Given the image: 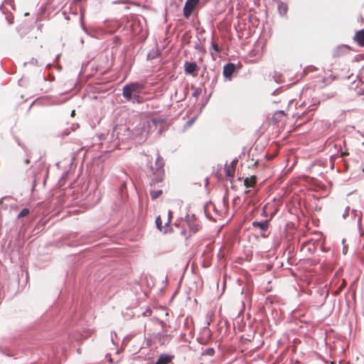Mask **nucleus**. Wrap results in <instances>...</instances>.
Segmentation results:
<instances>
[{
    "mask_svg": "<svg viewBox=\"0 0 364 364\" xmlns=\"http://www.w3.org/2000/svg\"><path fill=\"white\" fill-rule=\"evenodd\" d=\"M164 159L161 156L156 157L154 166L151 163L149 173L152 176V183H156L163 181L164 174Z\"/></svg>",
    "mask_w": 364,
    "mask_h": 364,
    "instance_id": "obj_1",
    "label": "nucleus"
},
{
    "mask_svg": "<svg viewBox=\"0 0 364 364\" xmlns=\"http://www.w3.org/2000/svg\"><path fill=\"white\" fill-rule=\"evenodd\" d=\"M173 213L171 210L164 211L156 219V225L157 228L164 234L171 232L173 230L169 227L171 221Z\"/></svg>",
    "mask_w": 364,
    "mask_h": 364,
    "instance_id": "obj_2",
    "label": "nucleus"
},
{
    "mask_svg": "<svg viewBox=\"0 0 364 364\" xmlns=\"http://www.w3.org/2000/svg\"><path fill=\"white\" fill-rule=\"evenodd\" d=\"M145 87V83L144 82H132L129 85H125L123 87V96L124 97L129 101L132 98L136 97V96H138V94H139L142 90H144Z\"/></svg>",
    "mask_w": 364,
    "mask_h": 364,
    "instance_id": "obj_3",
    "label": "nucleus"
},
{
    "mask_svg": "<svg viewBox=\"0 0 364 364\" xmlns=\"http://www.w3.org/2000/svg\"><path fill=\"white\" fill-rule=\"evenodd\" d=\"M8 6H10L11 9L14 10V5L13 0H5L4 4H3L0 6V9L1 10L2 13L6 15V19L8 21L9 24H12L14 23V16L12 14H6V11L8 10Z\"/></svg>",
    "mask_w": 364,
    "mask_h": 364,
    "instance_id": "obj_4",
    "label": "nucleus"
},
{
    "mask_svg": "<svg viewBox=\"0 0 364 364\" xmlns=\"http://www.w3.org/2000/svg\"><path fill=\"white\" fill-rule=\"evenodd\" d=\"M184 71L188 75H191L193 77L198 75L199 67L195 62L186 61L183 65Z\"/></svg>",
    "mask_w": 364,
    "mask_h": 364,
    "instance_id": "obj_5",
    "label": "nucleus"
},
{
    "mask_svg": "<svg viewBox=\"0 0 364 364\" xmlns=\"http://www.w3.org/2000/svg\"><path fill=\"white\" fill-rule=\"evenodd\" d=\"M200 0H187L183 6V15L188 18Z\"/></svg>",
    "mask_w": 364,
    "mask_h": 364,
    "instance_id": "obj_6",
    "label": "nucleus"
},
{
    "mask_svg": "<svg viewBox=\"0 0 364 364\" xmlns=\"http://www.w3.org/2000/svg\"><path fill=\"white\" fill-rule=\"evenodd\" d=\"M350 51V48L348 46L342 45L337 47L333 52V55L334 57H341L345 54L348 53Z\"/></svg>",
    "mask_w": 364,
    "mask_h": 364,
    "instance_id": "obj_7",
    "label": "nucleus"
},
{
    "mask_svg": "<svg viewBox=\"0 0 364 364\" xmlns=\"http://www.w3.org/2000/svg\"><path fill=\"white\" fill-rule=\"evenodd\" d=\"M353 41L357 43L359 46L364 47V28L355 33Z\"/></svg>",
    "mask_w": 364,
    "mask_h": 364,
    "instance_id": "obj_8",
    "label": "nucleus"
},
{
    "mask_svg": "<svg viewBox=\"0 0 364 364\" xmlns=\"http://www.w3.org/2000/svg\"><path fill=\"white\" fill-rule=\"evenodd\" d=\"M173 357L167 354H161L154 364H169Z\"/></svg>",
    "mask_w": 364,
    "mask_h": 364,
    "instance_id": "obj_9",
    "label": "nucleus"
},
{
    "mask_svg": "<svg viewBox=\"0 0 364 364\" xmlns=\"http://www.w3.org/2000/svg\"><path fill=\"white\" fill-rule=\"evenodd\" d=\"M235 69L233 63H228L223 68V75L225 77H230L234 73Z\"/></svg>",
    "mask_w": 364,
    "mask_h": 364,
    "instance_id": "obj_10",
    "label": "nucleus"
},
{
    "mask_svg": "<svg viewBox=\"0 0 364 364\" xmlns=\"http://www.w3.org/2000/svg\"><path fill=\"white\" fill-rule=\"evenodd\" d=\"M188 228L189 229L188 236H191L192 234H195L200 228V225L196 221H188Z\"/></svg>",
    "mask_w": 364,
    "mask_h": 364,
    "instance_id": "obj_11",
    "label": "nucleus"
},
{
    "mask_svg": "<svg viewBox=\"0 0 364 364\" xmlns=\"http://www.w3.org/2000/svg\"><path fill=\"white\" fill-rule=\"evenodd\" d=\"M218 205H219V208H220V215H225L228 213L229 206H228V202L227 198H224L223 199V200L218 204Z\"/></svg>",
    "mask_w": 364,
    "mask_h": 364,
    "instance_id": "obj_12",
    "label": "nucleus"
},
{
    "mask_svg": "<svg viewBox=\"0 0 364 364\" xmlns=\"http://www.w3.org/2000/svg\"><path fill=\"white\" fill-rule=\"evenodd\" d=\"M269 222L268 220L261 222H253L252 225L255 228H259L260 230L265 231L268 229Z\"/></svg>",
    "mask_w": 364,
    "mask_h": 364,
    "instance_id": "obj_13",
    "label": "nucleus"
},
{
    "mask_svg": "<svg viewBox=\"0 0 364 364\" xmlns=\"http://www.w3.org/2000/svg\"><path fill=\"white\" fill-rule=\"evenodd\" d=\"M257 183V178L255 176L247 177L244 181V184L247 188L254 187Z\"/></svg>",
    "mask_w": 364,
    "mask_h": 364,
    "instance_id": "obj_14",
    "label": "nucleus"
},
{
    "mask_svg": "<svg viewBox=\"0 0 364 364\" xmlns=\"http://www.w3.org/2000/svg\"><path fill=\"white\" fill-rule=\"evenodd\" d=\"M164 120L160 118H152L150 121L148 122L149 131L151 129L152 127L157 126L158 124H163Z\"/></svg>",
    "mask_w": 364,
    "mask_h": 364,
    "instance_id": "obj_15",
    "label": "nucleus"
},
{
    "mask_svg": "<svg viewBox=\"0 0 364 364\" xmlns=\"http://www.w3.org/2000/svg\"><path fill=\"white\" fill-rule=\"evenodd\" d=\"M278 11L281 15H286L288 11V6L286 3L279 2L278 4Z\"/></svg>",
    "mask_w": 364,
    "mask_h": 364,
    "instance_id": "obj_16",
    "label": "nucleus"
},
{
    "mask_svg": "<svg viewBox=\"0 0 364 364\" xmlns=\"http://www.w3.org/2000/svg\"><path fill=\"white\" fill-rule=\"evenodd\" d=\"M163 193L162 190H151L150 191V196L152 200H155L161 196Z\"/></svg>",
    "mask_w": 364,
    "mask_h": 364,
    "instance_id": "obj_17",
    "label": "nucleus"
},
{
    "mask_svg": "<svg viewBox=\"0 0 364 364\" xmlns=\"http://www.w3.org/2000/svg\"><path fill=\"white\" fill-rule=\"evenodd\" d=\"M211 48L218 53H220L221 51L220 48L219 47L218 43L213 41V39L211 41Z\"/></svg>",
    "mask_w": 364,
    "mask_h": 364,
    "instance_id": "obj_18",
    "label": "nucleus"
},
{
    "mask_svg": "<svg viewBox=\"0 0 364 364\" xmlns=\"http://www.w3.org/2000/svg\"><path fill=\"white\" fill-rule=\"evenodd\" d=\"M214 354H215V350L213 348L206 349L203 353V355H207L209 356H213Z\"/></svg>",
    "mask_w": 364,
    "mask_h": 364,
    "instance_id": "obj_19",
    "label": "nucleus"
},
{
    "mask_svg": "<svg viewBox=\"0 0 364 364\" xmlns=\"http://www.w3.org/2000/svg\"><path fill=\"white\" fill-rule=\"evenodd\" d=\"M226 174L228 176H232L235 173V169L230 166L225 168Z\"/></svg>",
    "mask_w": 364,
    "mask_h": 364,
    "instance_id": "obj_20",
    "label": "nucleus"
},
{
    "mask_svg": "<svg viewBox=\"0 0 364 364\" xmlns=\"http://www.w3.org/2000/svg\"><path fill=\"white\" fill-rule=\"evenodd\" d=\"M181 235L183 237H185L186 238H188L189 236L187 235V233H186V228H183L181 232H180Z\"/></svg>",
    "mask_w": 364,
    "mask_h": 364,
    "instance_id": "obj_21",
    "label": "nucleus"
},
{
    "mask_svg": "<svg viewBox=\"0 0 364 364\" xmlns=\"http://www.w3.org/2000/svg\"><path fill=\"white\" fill-rule=\"evenodd\" d=\"M198 50H199L200 52H202L203 53H205V48H203V47L198 46Z\"/></svg>",
    "mask_w": 364,
    "mask_h": 364,
    "instance_id": "obj_22",
    "label": "nucleus"
},
{
    "mask_svg": "<svg viewBox=\"0 0 364 364\" xmlns=\"http://www.w3.org/2000/svg\"><path fill=\"white\" fill-rule=\"evenodd\" d=\"M345 285H346V282H345V281H343V284L339 287L338 290H341L342 289H343Z\"/></svg>",
    "mask_w": 364,
    "mask_h": 364,
    "instance_id": "obj_23",
    "label": "nucleus"
},
{
    "mask_svg": "<svg viewBox=\"0 0 364 364\" xmlns=\"http://www.w3.org/2000/svg\"><path fill=\"white\" fill-rule=\"evenodd\" d=\"M23 218V210H21L18 215V218Z\"/></svg>",
    "mask_w": 364,
    "mask_h": 364,
    "instance_id": "obj_24",
    "label": "nucleus"
},
{
    "mask_svg": "<svg viewBox=\"0 0 364 364\" xmlns=\"http://www.w3.org/2000/svg\"><path fill=\"white\" fill-rule=\"evenodd\" d=\"M29 213L28 209L24 208V216L27 215Z\"/></svg>",
    "mask_w": 364,
    "mask_h": 364,
    "instance_id": "obj_25",
    "label": "nucleus"
},
{
    "mask_svg": "<svg viewBox=\"0 0 364 364\" xmlns=\"http://www.w3.org/2000/svg\"><path fill=\"white\" fill-rule=\"evenodd\" d=\"M347 155H348V152H346V151H345V152H342V153H341V156H347Z\"/></svg>",
    "mask_w": 364,
    "mask_h": 364,
    "instance_id": "obj_26",
    "label": "nucleus"
},
{
    "mask_svg": "<svg viewBox=\"0 0 364 364\" xmlns=\"http://www.w3.org/2000/svg\"><path fill=\"white\" fill-rule=\"evenodd\" d=\"M75 110H73V111H72V113H71V116H72V117H74V116H75Z\"/></svg>",
    "mask_w": 364,
    "mask_h": 364,
    "instance_id": "obj_27",
    "label": "nucleus"
},
{
    "mask_svg": "<svg viewBox=\"0 0 364 364\" xmlns=\"http://www.w3.org/2000/svg\"><path fill=\"white\" fill-rule=\"evenodd\" d=\"M26 162L27 164H29V163H30V161H29L28 159H26Z\"/></svg>",
    "mask_w": 364,
    "mask_h": 364,
    "instance_id": "obj_28",
    "label": "nucleus"
},
{
    "mask_svg": "<svg viewBox=\"0 0 364 364\" xmlns=\"http://www.w3.org/2000/svg\"><path fill=\"white\" fill-rule=\"evenodd\" d=\"M363 173H364V168L363 169Z\"/></svg>",
    "mask_w": 364,
    "mask_h": 364,
    "instance_id": "obj_29",
    "label": "nucleus"
}]
</instances>
